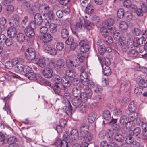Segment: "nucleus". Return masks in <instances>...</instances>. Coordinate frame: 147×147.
<instances>
[{
  "label": "nucleus",
  "mask_w": 147,
  "mask_h": 147,
  "mask_svg": "<svg viewBox=\"0 0 147 147\" xmlns=\"http://www.w3.org/2000/svg\"><path fill=\"white\" fill-rule=\"evenodd\" d=\"M103 115L104 118L106 120H109L111 119L110 112L108 110H105L104 111Z\"/></svg>",
  "instance_id": "ea45409f"
},
{
  "label": "nucleus",
  "mask_w": 147,
  "mask_h": 147,
  "mask_svg": "<svg viewBox=\"0 0 147 147\" xmlns=\"http://www.w3.org/2000/svg\"><path fill=\"white\" fill-rule=\"evenodd\" d=\"M88 76V75L86 72L81 73L80 76L81 82L82 81L86 80H87Z\"/></svg>",
  "instance_id": "864d4df0"
},
{
  "label": "nucleus",
  "mask_w": 147,
  "mask_h": 147,
  "mask_svg": "<svg viewBox=\"0 0 147 147\" xmlns=\"http://www.w3.org/2000/svg\"><path fill=\"white\" fill-rule=\"evenodd\" d=\"M105 41L107 44H111L113 42L112 38L109 35L105 36Z\"/></svg>",
  "instance_id": "3c124183"
},
{
  "label": "nucleus",
  "mask_w": 147,
  "mask_h": 147,
  "mask_svg": "<svg viewBox=\"0 0 147 147\" xmlns=\"http://www.w3.org/2000/svg\"><path fill=\"white\" fill-rule=\"evenodd\" d=\"M81 90L84 91V93H85L88 96V98H90L92 95V92L91 90L88 87L81 86Z\"/></svg>",
  "instance_id": "6ab92c4d"
},
{
  "label": "nucleus",
  "mask_w": 147,
  "mask_h": 147,
  "mask_svg": "<svg viewBox=\"0 0 147 147\" xmlns=\"http://www.w3.org/2000/svg\"><path fill=\"white\" fill-rule=\"evenodd\" d=\"M81 83L82 85L81 86H90L91 88H93L95 85L94 82L90 80H86L82 81Z\"/></svg>",
  "instance_id": "a211bd4d"
},
{
  "label": "nucleus",
  "mask_w": 147,
  "mask_h": 147,
  "mask_svg": "<svg viewBox=\"0 0 147 147\" xmlns=\"http://www.w3.org/2000/svg\"><path fill=\"white\" fill-rule=\"evenodd\" d=\"M101 60L102 62V63H101L104 66H108L111 64L110 60L107 57H103Z\"/></svg>",
  "instance_id": "09e8293b"
},
{
  "label": "nucleus",
  "mask_w": 147,
  "mask_h": 147,
  "mask_svg": "<svg viewBox=\"0 0 147 147\" xmlns=\"http://www.w3.org/2000/svg\"><path fill=\"white\" fill-rule=\"evenodd\" d=\"M56 69L57 71L65 70V65L63 60L59 59L57 61L56 64Z\"/></svg>",
  "instance_id": "9d476101"
},
{
  "label": "nucleus",
  "mask_w": 147,
  "mask_h": 147,
  "mask_svg": "<svg viewBox=\"0 0 147 147\" xmlns=\"http://www.w3.org/2000/svg\"><path fill=\"white\" fill-rule=\"evenodd\" d=\"M69 35V32L67 30L66 28L63 29L61 32V36L63 39L67 38Z\"/></svg>",
  "instance_id": "c9c22d12"
},
{
  "label": "nucleus",
  "mask_w": 147,
  "mask_h": 147,
  "mask_svg": "<svg viewBox=\"0 0 147 147\" xmlns=\"http://www.w3.org/2000/svg\"><path fill=\"white\" fill-rule=\"evenodd\" d=\"M114 138L116 141L119 142H121L124 140V137L119 134H115L114 135Z\"/></svg>",
  "instance_id": "c756f323"
},
{
  "label": "nucleus",
  "mask_w": 147,
  "mask_h": 147,
  "mask_svg": "<svg viewBox=\"0 0 147 147\" xmlns=\"http://www.w3.org/2000/svg\"><path fill=\"white\" fill-rule=\"evenodd\" d=\"M64 90V98L67 99L66 102L67 103L70 102L69 101V99L70 98V95L69 92L68 90V89H67L66 91Z\"/></svg>",
  "instance_id": "8fccbe9b"
},
{
  "label": "nucleus",
  "mask_w": 147,
  "mask_h": 147,
  "mask_svg": "<svg viewBox=\"0 0 147 147\" xmlns=\"http://www.w3.org/2000/svg\"><path fill=\"white\" fill-rule=\"evenodd\" d=\"M72 92L75 97H77L80 94V91L77 88H74L72 90Z\"/></svg>",
  "instance_id": "6e6d98bb"
},
{
  "label": "nucleus",
  "mask_w": 147,
  "mask_h": 147,
  "mask_svg": "<svg viewBox=\"0 0 147 147\" xmlns=\"http://www.w3.org/2000/svg\"><path fill=\"white\" fill-rule=\"evenodd\" d=\"M114 23V20L110 18L103 22V25H104L105 26H107L108 29H111L112 28L111 26L113 25Z\"/></svg>",
  "instance_id": "4be33fe9"
},
{
  "label": "nucleus",
  "mask_w": 147,
  "mask_h": 147,
  "mask_svg": "<svg viewBox=\"0 0 147 147\" xmlns=\"http://www.w3.org/2000/svg\"><path fill=\"white\" fill-rule=\"evenodd\" d=\"M53 37L51 35L47 33L40 36V39L41 41L44 43H47L52 40Z\"/></svg>",
  "instance_id": "4468645a"
},
{
  "label": "nucleus",
  "mask_w": 147,
  "mask_h": 147,
  "mask_svg": "<svg viewBox=\"0 0 147 147\" xmlns=\"http://www.w3.org/2000/svg\"><path fill=\"white\" fill-rule=\"evenodd\" d=\"M34 20L35 22L39 25L41 24L43 22L42 15L39 13H37L35 15Z\"/></svg>",
  "instance_id": "5701e85b"
},
{
  "label": "nucleus",
  "mask_w": 147,
  "mask_h": 147,
  "mask_svg": "<svg viewBox=\"0 0 147 147\" xmlns=\"http://www.w3.org/2000/svg\"><path fill=\"white\" fill-rule=\"evenodd\" d=\"M13 40L11 38H8L5 40V44L7 46H9L11 45L13 42Z\"/></svg>",
  "instance_id": "052dcab7"
},
{
  "label": "nucleus",
  "mask_w": 147,
  "mask_h": 147,
  "mask_svg": "<svg viewBox=\"0 0 147 147\" xmlns=\"http://www.w3.org/2000/svg\"><path fill=\"white\" fill-rule=\"evenodd\" d=\"M7 33L9 36L13 38L17 34V32L16 28L13 26L9 27L7 30Z\"/></svg>",
  "instance_id": "dca6fc26"
},
{
  "label": "nucleus",
  "mask_w": 147,
  "mask_h": 147,
  "mask_svg": "<svg viewBox=\"0 0 147 147\" xmlns=\"http://www.w3.org/2000/svg\"><path fill=\"white\" fill-rule=\"evenodd\" d=\"M53 80L57 84H60L62 81L61 77L58 75H54L53 77Z\"/></svg>",
  "instance_id": "de8ad7c7"
},
{
  "label": "nucleus",
  "mask_w": 147,
  "mask_h": 147,
  "mask_svg": "<svg viewBox=\"0 0 147 147\" xmlns=\"http://www.w3.org/2000/svg\"><path fill=\"white\" fill-rule=\"evenodd\" d=\"M7 141L9 144H16L15 142L17 141V139L15 137H11L8 139Z\"/></svg>",
  "instance_id": "4d7b16f0"
},
{
  "label": "nucleus",
  "mask_w": 147,
  "mask_h": 147,
  "mask_svg": "<svg viewBox=\"0 0 147 147\" xmlns=\"http://www.w3.org/2000/svg\"><path fill=\"white\" fill-rule=\"evenodd\" d=\"M85 7L86 8V12L88 14L92 13L94 10V7L92 5L91 3Z\"/></svg>",
  "instance_id": "f704fd0d"
},
{
  "label": "nucleus",
  "mask_w": 147,
  "mask_h": 147,
  "mask_svg": "<svg viewBox=\"0 0 147 147\" xmlns=\"http://www.w3.org/2000/svg\"><path fill=\"white\" fill-rule=\"evenodd\" d=\"M102 67L103 69V72L104 75L108 76L111 73V70L108 66H104L102 64Z\"/></svg>",
  "instance_id": "a878e982"
},
{
  "label": "nucleus",
  "mask_w": 147,
  "mask_h": 147,
  "mask_svg": "<svg viewBox=\"0 0 147 147\" xmlns=\"http://www.w3.org/2000/svg\"><path fill=\"white\" fill-rule=\"evenodd\" d=\"M96 118V115L94 113H90L88 117V122L90 123H92L95 120Z\"/></svg>",
  "instance_id": "4c0bfd02"
},
{
  "label": "nucleus",
  "mask_w": 147,
  "mask_h": 147,
  "mask_svg": "<svg viewBox=\"0 0 147 147\" xmlns=\"http://www.w3.org/2000/svg\"><path fill=\"white\" fill-rule=\"evenodd\" d=\"M43 49L46 52L49 53L51 55H54L57 53V51L56 49L51 47L50 45H45Z\"/></svg>",
  "instance_id": "9b49d317"
},
{
  "label": "nucleus",
  "mask_w": 147,
  "mask_h": 147,
  "mask_svg": "<svg viewBox=\"0 0 147 147\" xmlns=\"http://www.w3.org/2000/svg\"><path fill=\"white\" fill-rule=\"evenodd\" d=\"M80 51L83 53L88 51L90 49L88 42L87 40H81L79 43Z\"/></svg>",
  "instance_id": "423d86ee"
},
{
  "label": "nucleus",
  "mask_w": 147,
  "mask_h": 147,
  "mask_svg": "<svg viewBox=\"0 0 147 147\" xmlns=\"http://www.w3.org/2000/svg\"><path fill=\"white\" fill-rule=\"evenodd\" d=\"M3 109L7 111V114H10L11 113V109L8 103L5 102Z\"/></svg>",
  "instance_id": "bf43d9fd"
},
{
  "label": "nucleus",
  "mask_w": 147,
  "mask_h": 147,
  "mask_svg": "<svg viewBox=\"0 0 147 147\" xmlns=\"http://www.w3.org/2000/svg\"><path fill=\"white\" fill-rule=\"evenodd\" d=\"M26 58L30 60H34L36 56V53L35 50L31 48L27 49L25 53Z\"/></svg>",
  "instance_id": "39448f33"
},
{
  "label": "nucleus",
  "mask_w": 147,
  "mask_h": 147,
  "mask_svg": "<svg viewBox=\"0 0 147 147\" xmlns=\"http://www.w3.org/2000/svg\"><path fill=\"white\" fill-rule=\"evenodd\" d=\"M119 123L120 124L123 125H125L126 129L130 128V122L129 121L128 117L125 115L122 116L120 117L119 120Z\"/></svg>",
  "instance_id": "6e6552de"
},
{
  "label": "nucleus",
  "mask_w": 147,
  "mask_h": 147,
  "mask_svg": "<svg viewBox=\"0 0 147 147\" xmlns=\"http://www.w3.org/2000/svg\"><path fill=\"white\" fill-rule=\"evenodd\" d=\"M81 102V100L78 97H74L72 100V104L76 107L79 106Z\"/></svg>",
  "instance_id": "473e14b6"
},
{
  "label": "nucleus",
  "mask_w": 147,
  "mask_h": 147,
  "mask_svg": "<svg viewBox=\"0 0 147 147\" xmlns=\"http://www.w3.org/2000/svg\"><path fill=\"white\" fill-rule=\"evenodd\" d=\"M67 104L68 106H66L64 107L63 109L67 114L71 115L72 112V107L70 102L67 103Z\"/></svg>",
  "instance_id": "b1692460"
},
{
  "label": "nucleus",
  "mask_w": 147,
  "mask_h": 147,
  "mask_svg": "<svg viewBox=\"0 0 147 147\" xmlns=\"http://www.w3.org/2000/svg\"><path fill=\"white\" fill-rule=\"evenodd\" d=\"M85 27L88 30H91L92 28L90 25V22L87 20L84 19L74 24L71 27L73 34L76 35L78 38L81 36L78 31L84 29Z\"/></svg>",
  "instance_id": "f257e3e1"
},
{
  "label": "nucleus",
  "mask_w": 147,
  "mask_h": 147,
  "mask_svg": "<svg viewBox=\"0 0 147 147\" xmlns=\"http://www.w3.org/2000/svg\"><path fill=\"white\" fill-rule=\"evenodd\" d=\"M113 36L114 39L116 40H118L120 38V33L118 31H116L114 32Z\"/></svg>",
  "instance_id": "680f3d73"
},
{
  "label": "nucleus",
  "mask_w": 147,
  "mask_h": 147,
  "mask_svg": "<svg viewBox=\"0 0 147 147\" xmlns=\"http://www.w3.org/2000/svg\"><path fill=\"white\" fill-rule=\"evenodd\" d=\"M129 132L131 135H134L135 136H137L140 134L141 129L140 128L137 127L135 128L133 130H130Z\"/></svg>",
  "instance_id": "7c9ffc66"
},
{
  "label": "nucleus",
  "mask_w": 147,
  "mask_h": 147,
  "mask_svg": "<svg viewBox=\"0 0 147 147\" xmlns=\"http://www.w3.org/2000/svg\"><path fill=\"white\" fill-rule=\"evenodd\" d=\"M25 75L26 77L31 80H36L38 82H40L42 80V77L39 75H36L33 72H28L26 73Z\"/></svg>",
  "instance_id": "0eeeda50"
},
{
  "label": "nucleus",
  "mask_w": 147,
  "mask_h": 147,
  "mask_svg": "<svg viewBox=\"0 0 147 147\" xmlns=\"http://www.w3.org/2000/svg\"><path fill=\"white\" fill-rule=\"evenodd\" d=\"M14 7L11 5L8 6L6 9V12L8 14L11 13L13 11Z\"/></svg>",
  "instance_id": "e2e57ef3"
},
{
  "label": "nucleus",
  "mask_w": 147,
  "mask_h": 147,
  "mask_svg": "<svg viewBox=\"0 0 147 147\" xmlns=\"http://www.w3.org/2000/svg\"><path fill=\"white\" fill-rule=\"evenodd\" d=\"M25 32L26 35L30 38H32L35 35L34 31L31 28L26 27L25 29Z\"/></svg>",
  "instance_id": "412c9836"
},
{
  "label": "nucleus",
  "mask_w": 147,
  "mask_h": 147,
  "mask_svg": "<svg viewBox=\"0 0 147 147\" xmlns=\"http://www.w3.org/2000/svg\"><path fill=\"white\" fill-rule=\"evenodd\" d=\"M25 37L24 34L22 33H18L17 36V40L20 42H23L25 40Z\"/></svg>",
  "instance_id": "72a5a7b5"
},
{
  "label": "nucleus",
  "mask_w": 147,
  "mask_h": 147,
  "mask_svg": "<svg viewBox=\"0 0 147 147\" xmlns=\"http://www.w3.org/2000/svg\"><path fill=\"white\" fill-rule=\"evenodd\" d=\"M141 127L143 130L142 133L143 136H147V123H144L141 124Z\"/></svg>",
  "instance_id": "79ce46f5"
},
{
  "label": "nucleus",
  "mask_w": 147,
  "mask_h": 147,
  "mask_svg": "<svg viewBox=\"0 0 147 147\" xmlns=\"http://www.w3.org/2000/svg\"><path fill=\"white\" fill-rule=\"evenodd\" d=\"M88 127L86 125H83L80 127V136L79 139L87 142L91 141L93 138V135L88 131Z\"/></svg>",
  "instance_id": "f03ea898"
},
{
  "label": "nucleus",
  "mask_w": 147,
  "mask_h": 147,
  "mask_svg": "<svg viewBox=\"0 0 147 147\" xmlns=\"http://www.w3.org/2000/svg\"><path fill=\"white\" fill-rule=\"evenodd\" d=\"M131 48H130L128 49H129V50L128 52V53L129 56L133 59H134L137 57L138 53L142 52V50H140V48L139 49L140 50L139 51L138 50L136 51L134 49H130Z\"/></svg>",
  "instance_id": "ddd939ff"
},
{
  "label": "nucleus",
  "mask_w": 147,
  "mask_h": 147,
  "mask_svg": "<svg viewBox=\"0 0 147 147\" xmlns=\"http://www.w3.org/2000/svg\"><path fill=\"white\" fill-rule=\"evenodd\" d=\"M46 26H49V29L51 33H54L57 31V25L53 23L50 24L48 21H47L45 23Z\"/></svg>",
  "instance_id": "2eb2a0df"
},
{
  "label": "nucleus",
  "mask_w": 147,
  "mask_h": 147,
  "mask_svg": "<svg viewBox=\"0 0 147 147\" xmlns=\"http://www.w3.org/2000/svg\"><path fill=\"white\" fill-rule=\"evenodd\" d=\"M31 69V67L27 65L24 66L22 64H18L15 67V70L18 72L21 73L22 74L28 72Z\"/></svg>",
  "instance_id": "20e7f679"
},
{
  "label": "nucleus",
  "mask_w": 147,
  "mask_h": 147,
  "mask_svg": "<svg viewBox=\"0 0 147 147\" xmlns=\"http://www.w3.org/2000/svg\"><path fill=\"white\" fill-rule=\"evenodd\" d=\"M36 63L40 67H43L46 65V63L44 60L43 59L38 58L36 60Z\"/></svg>",
  "instance_id": "c85d7f7f"
},
{
  "label": "nucleus",
  "mask_w": 147,
  "mask_h": 147,
  "mask_svg": "<svg viewBox=\"0 0 147 147\" xmlns=\"http://www.w3.org/2000/svg\"><path fill=\"white\" fill-rule=\"evenodd\" d=\"M128 134L129 135L126 137L125 141L127 144H130L131 145V144L134 142V140L132 138V137H131L132 135H131V134L129 133Z\"/></svg>",
  "instance_id": "c03bdc74"
},
{
  "label": "nucleus",
  "mask_w": 147,
  "mask_h": 147,
  "mask_svg": "<svg viewBox=\"0 0 147 147\" xmlns=\"http://www.w3.org/2000/svg\"><path fill=\"white\" fill-rule=\"evenodd\" d=\"M71 78L65 77L63 78L62 83L64 88V90L66 91L68 89V87H69L72 84Z\"/></svg>",
  "instance_id": "1a4fd4ad"
},
{
  "label": "nucleus",
  "mask_w": 147,
  "mask_h": 147,
  "mask_svg": "<svg viewBox=\"0 0 147 147\" xmlns=\"http://www.w3.org/2000/svg\"><path fill=\"white\" fill-rule=\"evenodd\" d=\"M98 49L101 55L103 54L106 51L105 47L102 46H99L98 47Z\"/></svg>",
  "instance_id": "338daca9"
},
{
  "label": "nucleus",
  "mask_w": 147,
  "mask_h": 147,
  "mask_svg": "<svg viewBox=\"0 0 147 147\" xmlns=\"http://www.w3.org/2000/svg\"><path fill=\"white\" fill-rule=\"evenodd\" d=\"M81 5L84 7H85L91 3V0H80Z\"/></svg>",
  "instance_id": "a18cd8bd"
},
{
  "label": "nucleus",
  "mask_w": 147,
  "mask_h": 147,
  "mask_svg": "<svg viewBox=\"0 0 147 147\" xmlns=\"http://www.w3.org/2000/svg\"><path fill=\"white\" fill-rule=\"evenodd\" d=\"M66 65L69 68H72L74 66V64L72 61L70 59H67L66 61Z\"/></svg>",
  "instance_id": "0e129e2a"
},
{
  "label": "nucleus",
  "mask_w": 147,
  "mask_h": 147,
  "mask_svg": "<svg viewBox=\"0 0 147 147\" xmlns=\"http://www.w3.org/2000/svg\"><path fill=\"white\" fill-rule=\"evenodd\" d=\"M52 89L53 90L56 94H58L60 93V89L58 86L55 85L53 86Z\"/></svg>",
  "instance_id": "774afa93"
},
{
  "label": "nucleus",
  "mask_w": 147,
  "mask_h": 147,
  "mask_svg": "<svg viewBox=\"0 0 147 147\" xmlns=\"http://www.w3.org/2000/svg\"><path fill=\"white\" fill-rule=\"evenodd\" d=\"M100 29V32L102 35L104 36L109 35V32L107 29H108L107 26H105L104 25Z\"/></svg>",
  "instance_id": "58836bf2"
},
{
  "label": "nucleus",
  "mask_w": 147,
  "mask_h": 147,
  "mask_svg": "<svg viewBox=\"0 0 147 147\" xmlns=\"http://www.w3.org/2000/svg\"><path fill=\"white\" fill-rule=\"evenodd\" d=\"M145 39L141 38H136V40L133 42V46L137 47L138 45H141L143 43V42H145Z\"/></svg>",
  "instance_id": "bb28decb"
},
{
  "label": "nucleus",
  "mask_w": 147,
  "mask_h": 147,
  "mask_svg": "<svg viewBox=\"0 0 147 147\" xmlns=\"http://www.w3.org/2000/svg\"><path fill=\"white\" fill-rule=\"evenodd\" d=\"M71 138L75 140L78 138L79 139V137L80 136V134L78 136L79 133L77 130L74 129L72 130L70 133Z\"/></svg>",
  "instance_id": "393cba45"
},
{
  "label": "nucleus",
  "mask_w": 147,
  "mask_h": 147,
  "mask_svg": "<svg viewBox=\"0 0 147 147\" xmlns=\"http://www.w3.org/2000/svg\"><path fill=\"white\" fill-rule=\"evenodd\" d=\"M132 105H129V110L132 111V112L130 113L129 115V119L131 121L135 120L138 117L137 113L136 112H132V111L133 110L130 109V108H132Z\"/></svg>",
  "instance_id": "aec40b11"
},
{
  "label": "nucleus",
  "mask_w": 147,
  "mask_h": 147,
  "mask_svg": "<svg viewBox=\"0 0 147 147\" xmlns=\"http://www.w3.org/2000/svg\"><path fill=\"white\" fill-rule=\"evenodd\" d=\"M119 27L121 31L122 32H125L127 30V24L125 21H121L119 23Z\"/></svg>",
  "instance_id": "f3484780"
},
{
  "label": "nucleus",
  "mask_w": 147,
  "mask_h": 147,
  "mask_svg": "<svg viewBox=\"0 0 147 147\" xmlns=\"http://www.w3.org/2000/svg\"><path fill=\"white\" fill-rule=\"evenodd\" d=\"M42 73L44 76L47 78H50L53 76V71L49 67L44 68Z\"/></svg>",
  "instance_id": "f8f14e48"
},
{
  "label": "nucleus",
  "mask_w": 147,
  "mask_h": 147,
  "mask_svg": "<svg viewBox=\"0 0 147 147\" xmlns=\"http://www.w3.org/2000/svg\"><path fill=\"white\" fill-rule=\"evenodd\" d=\"M47 14L50 20H53L55 19V16L53 11H49L48 12Z\"/></svg>",
  "instance_id": "13d9d810"
},
{
  "label": "nucleus",
  "mask_w": 147,
  "mask_h": 147,
  "mask_svg": "<svg viewBox=\"0 0 147 147\" xmlns=\"http://www.w3.org/2000/svg\"><path fill=\"white\" fill-rule=\"evenodd\" d=\"M65 74L66 76H68V77H70V78H73L75 76V73L72 69H68L66 70Z\"/></svg>",
  "instance_id": "e433bc0d"
},
{
  "label": "nucleus",
  "mask_w": 147,
  "mask_h": 147,
  "mask_svg": "<svg viewBox=\"0 0 147 147\" xmlns=\"http://www.w3.org/2000/svg\"><path fill=\"white\" fill-rule=\"evenodd\" d=\"M88 110V107L85 105H82L78 107V111L79 112L82 114L86 113Z\"/></svg>",
  "instance_id": "2f4dec72"
},
{
  "label": "nucleus",
  "mask_w": 147,
  "mask_h": 147,
  "mask_svg": "<svg viewBox=\"0 0 147 147\" xmlns=\"http://www.w3.org/2000/svg\"><path fill=\"white\" fill-rule=\"evenodd\" d=\"M124 15V11L123 9L120 8L118 10L117 12V16L119 18H122Z\"/></svg>",
  "instance_id": "603ef678"
},
{
  "label": "nucleus",
  "mask_w": 147,
  "mask_h": 147,
  "mask_svg": "<svg viewBox=\"0 0 147 147\" xmlns=\"http://www.w3.org/2000/svg\"><path fill=\"white\" fill-rule=\"evenodd\" d=\"M143 88L140 86H138L136 87L134 90V92L136 96H138L141 94Z\"/></svg>",
  "instance_id": "37998d69"
},
{
  "label": "nucleus",
  "mask_w": 147,
  "mask_h": 147,
  "mask_svg": "<svg viewBox=\"0 0 147 147\" xmlns=\"http://www.w3.org/2000/svg\"><path fill=\"white\" fill-rule=\"evenodd\" d=\"M57 143L59 147H68V142L65 140H59L57 141Z\"/></svg>",
  "instance_id": "cd10ccee"
},
{
  "label": "nucleus",
  "mask_w": 147,
  "mask_h": 147,
  "mask_svg": "<svg viewBox=\"0 0 147 147\" xmlns=\"http://www.w3.org/2000/svg\"><path fill=\"white\" fill-rule=\"evenodd\" d=\"M64 47V44L61 42H57L56 45V48L57 50L60 51L62 50L63 49Z\"/></svg>",
  "instance_id": "5fc2aeb1"
},
{
  "label": "nucleus",
  "mask_w": 147,
  "mask_h": 147,
  "mask_svg": "<svg viewBox=\"0 0 147 147\" xmlns=\"http://www.w3.org/2000/svg\"><path fill=\"white\" fill-rule=\"evenodd\" d=\"M113 115L115 116H120L122 115L121 110L118 108H115L113 111Z\"/></svg>",
  "instance_id": "49530a36"
},
{
  "label": "nucleus",
  "mask_w": 147,
  "mask_h": 147,
  "mask_svg": "<svg viewBox=\"0 0 147 147\" xmlns=\"http://www.w3.org/2000/svg\"><path fill=\"white\" fill-rule=\"evenodd\" d=\"M92 20L94 24H96L98 23L100 20V18L97 16H94L92 18Z\"/></svg>",
  "instance_id": "69168bd1"
},
{
  "label": "nucleus",
  "mask_w": 147,
  "mask_h": 147,
  "mask_svg": "<svg viewBox=\"0 0 147 147\" xmlns=\"http://www.w3.org/2000/svg\"><path fill=\"white\" fill-rule=\"evenodd\" d=\"M138 86L142 87V88L147 87V80L143 79H141L139 81Z\"/></svg>",
  "instance_id": "a19ab883"
},
{
  "label": "nucleus",
  "mask_w": 147,
  "mask_h": 147,
  "mask_svg": "<svg viewBox=\"0 0 147 147\" xmlns=\"http://www.w3.org/2000/svg\"><path fill=\"white\" fill-rule=\"evenodd\" d=\"M119 40V44L120 45L121 50L123 52H125L129 48H132L133 45V40L130 38L128 39L127 41H126L125 37H123L120 38Z\"/></svg>",
  "instance_id": "7ed1b4c3"
}]
</instances>
